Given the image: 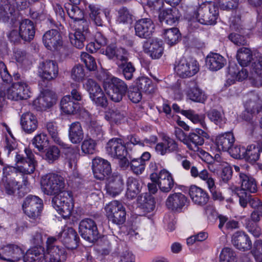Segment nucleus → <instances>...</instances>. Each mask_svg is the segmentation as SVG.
<instances>
[{
    "label": "nucleus",
    "mask_w": 262,
    "mask_h": 262,
    "mask_svg": "<svg viewBox=\"0 0 262 262\" xmlns=\"http://www.w3.org/2000/svg\"><path fill=\"white\" fill-rule=\"evenodd\" d=\"M55 237L56 241L59 239L67 249H74L78 246L79 237L76 231L72 228L64 229Z\"/></svg>",
    "instance_id": "nucleus-15"
},
{
    "label": "nucleus",
    "mask_w": 262,
    "mask_h": 262,
    "mask_svg": "<svg viewBox=\"0 0 262 262\" xmlns=\"http://www.w3.org/2000/svg\"><path fill=\"white\" fill-rule=\"evenodd\" d=\"M92 169L95 178L103 180L112 172L110 163L100 157H96L92 161Z\"/></svg>",
    "instance_id": "nucleus-16"
},
{
    "label": "nucleus",
    "mask_w": 262,
    "mask_h": 262,
    "mask_svg": "<svg viewBox=\"0 0 262 262\" xmlns=\"http://www.w3.org/2000/svg\"><path fill=\"white\" fill-rule=\"evenodd\" d=\"M181 113L194 123H200L203 125V123H204L205 116L204 115H198L194 111L191 110H182Z\"/></svg>",
    "instance_id": "nucleus-57"
},
{
    "label": "nucleus",
    "mask_w": 262,
    "mask_h": 262,
    "mask_svg": "<svg viewBox=\"0 0 262 262\" xmlns=\"http://www.w3.org/2000/svg\"><path fill=\"white\" fill-rule=\"evenodd\" d=\"M106 216L109 222L116 225H122L126 220L125 208L118 201H114L105 207Z\"/></svg>",
    "instance_id": "nucleus-6"
},
{
    "label": "nucleus",
    "mask_w": 262,
    "mask_h": 262,
    "mask_svg": "<svg viewBox=\"0 0 262 262\" xmlns=\"http://www.w3.org/2000/svg\"><path fill=\"white\" fill-rule=\"evenodd\" d=\"M123 176L118 173H114L108 178L105 186L106 193L112 196L119 195L123 190Z\"/></svg>",
    "instance_id": "nucleus-17"
},
{
    "label": "nucleus",
    "mask_w": 262,
    "mask_h": 262,
    "mask_svg": "<svg viewBox=\"0 0 262 262\" xmlns=\"http://www.w3.org/2000/svg\"><path fill=\"white\" fill-rule=\"evenodd\" d=\"M150 178L152 182H158L168 179H172L171 174L166 170L163 169L159 173L152 172L150 175Z\"/></svg>",
    "instance_id": "nucleus-63"
},
{
    "label": "nucleus",
    "mask_w": 262,
    "mask_h": 262,
    "mask_svg": "<svg viewBox=\"0 0 262 262\" xmlns=\"http://www.w3.org/2000/svg\"><path fill=\"white\" fill-rule=\"evenodd\" d=\"M0 97H7L8 99L14 101L23 100L21 96L19 95L17 91L14 89V84L13 82L11 86L6 85L4 83H2L0 86Z\"/></svg>",
    "instance_id": "nucleus-38"
},
{
    "label": "nucleus",
    "mask_w": 262,
    "mask_h": 262,
    "mask_svg": "<svg viewBox=\"0 0 262 262\" xmlns=\"http://www.w3.org/2000/svg\"><path fill=\"white\" fill-rule=\"evenodd\" d=\"M81 59L85 64L87 69L90 71H94L97 68L95 59L89 54L83 52L81 54Z\"/></svg>",
    "instance_id": "nucleus-61"
},
{
    "label": "nucleus",
    "mask_w": 262,
    "mask_h": 262,
    "mask_svg": "<svg viewBox=\"0 0 262 262\" xmlns=\"http://www.w3.org/2000/svg\"><path fill=\"white\" fill-rule=\"evenodd\" d=\"M14 12V9L11 6L9 0H1L0 16L4 21H8Z\"/></svg>",
    "instance_id": "nucleus-46"
},
{
    "label": "nucleus",
    "mask_w": 262,
    "mask_h": 262,
    "mask_svg": "<svg viewBox=\"0 0 262 262\" xmlns=\"http://www.w3.org/2000/svg\"><path fill=\"white\" fill-rule=\"evenodd\" d=\"M60 156L59 149L57 146L52 145L46 149L44 159L49 163L52 164L59 159Z\"/></svg>",
    "instance_id": "nucleus-53"
},
{
    "label": "nucleus",
    "mask_w": 262,
    "mask_h": 262,
    "mask_svg": "<svg viewBox=\"0 0 262 262\" xmlns=\"http://www.w3.org/2000/svg\"><path fill=\"white\" fill-rule=\"evenodd\" d=\"M155 149L157 152L164 155L167 153L178 151L179 148L177 143L173 139L165 137L162 142L156 145Z\"/></svg>",
    "instance_id": "nucleus-30"
},
{
    "label": "nucleus",
    "mask_w": 262,
    "mask_h": 262,
    "mask_svg": "<svg viewBox=\"0 0 262 262\" xmlns=\"http://www.w3.org/2000/svg\"><path fill=\"white\" fill-rule=\"evenodd\" d=\"M135 34L141 38H150L155 30V25L150 18L138 20L135 24Z\"/></svg>",
    "instance_id": "nucleus-14"
},
{
    "label": "nucleus",
    "mask_w": 262,
    "mask_h": 262,
    "mask_svg": "<svg viewBox=\"0 0 262 262\" xmlns=\"http://www.w3.org/2000/svg\"><path fill=\"white\" fill-rule=\"evenodd\" d=\"M174 70L180 77L183 78L190 77L198 72L199 63L195 60L188 61L185 58H182L176 62Z\"/></svg>",
    "instance_id": "nucleus-10"
},
{
    "label": "nucleus",
    "mask_w": 262,
    "mask_h": 262,
    "mask_svg": "<svg viewBox=\"0 0 262 262\" xmlns=\"http://www.w3.org/2000/svg\"><path fill=\"white\" fill-rule=\"evenodd\" d=\"M83 88L89 93L91 99L95 98L103 92L99 84L94 80L88 79L83 83Z\"/></svg>",
    "instance_id": "nucleus-40"
},
{
    "label": "nucleus",
    "mask_w": 262,
    "mask_h": 262,
    "mask_svg": "<svg viewBox=\"0 0 262 262\" xmlns=\"http://www.w3.org/2000/svg\"><path fill=\"white\" fill-rule=\"evenodd\" d=\"M232 243L237 249L243 251L250 250L252 242L244 232L237 231L232 237Z\"/></svg>",
    "instance_id": "nucleus-25"
},
{
    "label": "nucleus",
    "mask_w": 262,
    "mask_h": 262,
    "mask_svg": "<svg viewBox=\"0 0 262 262\" xmlns=\"http://www.w3.org/2000/svg\"><path fill=\"white\" fill-rule=\"evenodd\" d=\"M61 146L64 150V154L66 162L68 163V167L72 169L73 166H75L77 162V149L72 147L71 145L66 144L62 141L58 144Z\"/></svg>",
    "instance_id": "nucleus-32"
},
{
    "label": "nucleus",
    "mask_w": 262,
    "mask_h": 262,
    "mask_svg": "<svg viewBox=\"0 0 262 262\" xmlns=\"http://www.w3.org/2000/svg\"><path fill=\"white\" fill-rule=\"evenodd\" d=\"M239 0H219V6L223 10H235L238 6Z\"/></svg>",
    "instance_id": "nucleus-62"
},
{
    "label": "nucleus",
    "mask_w": 262,
    "mask_h": 262,
    "mask_svg": "<svg viewBox=\"0 0 262 262\" xmlns=\"http://www.w3.org/2000/svg\"><path fill=\"white\" fill-rule=\"evenodd\" d=\"M236 58L242 67H247L252 59V52L249 48H241L237 51Z\"/></svg>",
    "instance_id": "nucleus-42"
},
{
    "label": "nucleus",
    "mask_w": 262,
    "mask_h": 262,
    "mask_svg": "<svg viewBox=\"0 0 262 262\" xmlns=\"http://www.w3.org/2000/svg\"><path fill=\"white\" fill-rule=\"evenodd\" d=\"M56 238L49 237L46 242V250L42 247H34L29 249L22 257L24 262H61L67 258L63 248L55 245Z\"/></svg>",
    "instance_id": "nucleus-2"
},
{
    "label": "nucleus",
    "mask_w": 262,
    "mask_h": 262,
    "mask_svg": "<svg viewBox=\"0 0 262 262\" xmlns=\"http://www.w3.org/2000/svg\"><path fill=\"white\" fill-rule=\"evenodd\" d=\"M35 26L31 20L25 19L21 20L19 25V36L17 31L10 32L8 38L12 42H15L19 36L26 41H30L35 35Z\"/></svg>",
    "instance_id": "nucleus-7"
},
{
    "label": "nucleus",
    "mask_w": 262,
    "mask_h": 262,
    "mask_svg": "<svg viewBox=\"0 0 262 262\" xmlns=\"http://www.w3.org/2000/svg\"><path fill=\"white\" fill-rule=\"evenodd\" d=\"M21 128L25 133L30 134L38 127V122L36 116L31 112L23 113L20 118Z\"/></svg>",
    "instance_id": "nucleus-22"
},
{
    "label": "nucleus",
    "mask_w": 262,
    "mask_h": 262,
    "mask_svg": "<svg viewBox=\"0 0 262 262\" xmlns=\"http://www.w3.org/2000/svg\"><path fill=\"white\" fill-rule=\"evenodd\" d=\"M164 48L162 41L157 39H152L149 46L145 51L152 59L160 58L163 53Z\"/></svg>",
    "instance_id": "nucleus-37"
},
{
    "label": "nucleus",
    "mask_w": 262,
    "mask_h": 262,
    "mask_svg": "<svg viewBox=\"0 0 262 262\" xmlns=\"http://www.w3.org/2000/svg\"><path fill=\"white\" fill-rule=\"evenodd\" d=\"M65 8L69 16L75 21L83 20L84 12L77 6L68 3L65 5Z\"/></svg>",
    "instance_id": "nucleus-43"
},
{
    "label": "nucleus",
    "mask_w": 262,
    "mask_h": 262,
    "mask_svg": "<svg viewBox=\"0 0 262 262\" xmlns=\"http://www.w3.org/2000/svg\"><path fill=\"white\" fill-rule=\"evenodd\" d=\"M137 86L141 92L151 93L154 91L152 81L146 77H139L137 81Z\"/></svg>",
    "instance_id": "nucleus-49"
},
{
    "label": "nucleus",
    "mask_w": 262,
    "mask_h": 262,
    "mask_svg": "<svg viewBox=\"0 0 262 262\" xmlns=\"http://www.w3.org/2000/svg\"><path fill=\"white\" fill-rule=\"evenodd\" d=\"M90 133L91 138L98 141L102 140L103 137V132L102 126L96 122H92L90 127Z\"/></svg>",
    "instance_id": "nucleus-56"
},
{
    "label": "nucleus",
    "mask_w": 262,
    "mask_h": 262,
    "mask_svg": "<svg viewBox=\"0 0 262 262\" xmlns=\"http://www.w3.org/2000/svg\"><path fill=\"white\" fill-rule=\"evenodd\" d=\"M49 140L45 134H39L32 139V144L40 151H43L49 146Z\"/></svg>",
    "instance_id": "nucleus-52"
},
{
    "label": "nucleus",
    "mask_w": 262,
    "mask_h": 262,
    "mask_svg": "<svg viewBox=\"0 0 262 262\" xmlns=\"http://www.w3.org/2000/svg\"><path fill=\"white\" fill-rule=\"evenodd\" d=\"M79 232L86 241L94 243L100 237L97 226L95 222L89 218L84 219L79 224Z\"/></svg>",
    "instance_id": "nucleus-8"
},
{
    "label": "nucleus",
    "mask_w": 262,
    "mask_h": 262,
    "mask_svg": "<svg viewBox=\"0 0 262 262\" xmlns=\"http://www.w3.org/2000/svg\"><path fill=\"white\" fill-rule=\"evenodd\" d=\"M209 138V136L206 132L201 128H197L192 130L187 135L186 145L190 149L193 150L192 145H194V147L202 145L204 143V139H208Z\"/></svg>",
    "instance_id": "nucleus-21"
},
{
    "label": "nucleus",
    "mask_w": 262,
    "mask_h": 262,
    "mask_svg": "<svg viewBox=\"0 0 262 262\" xmlns=\"http://www.w3.org/2000/svg\"><path fill=\"white\" fill-rule=\"evenodd\" d=\"M205 61L207 67L212 71H216L221 69L226 63V59L216 53H209L206 57Z\"/></svg>",
    "instance_id": "nucleus-29"
},
{
    "label": "nucleus",
    "mask_w": 262,
    "mask_h": 262,
    "mask_svg": "<svg viewBox=\"0 0 262 262\" xmlns=\"http://www.w3.org/2000/svg\"><path fill=\"white\" fill-rule=\"evenodd\" d=\"M23 256L21 248L15 245H8L0 249V258L10 262H15Z\"/></svg>",
    "instance_id": "nucleus-20"
},
{
    "label": "nucleus",
    "mask_w": 262,
    "mask_h": 262,
    "mask_svg": "<svg viewBox=\"0 0 262 262\" xmlns=\"http://www.w3.org/2000/svg\"><path fill=\"white\" fill-rule=\"evenodd\" d=\"M126 197L129 200H133L141 192L142 183L140 180L133 177H128L126 180Z\"/></svg>",
    "instance_id": "nucleus-26"
},
{
    "label": "nucleus",
    "mask_w": 262,
    "mask_h": 262,
    "mask_svg": "<svg viewBox=\"0 0 262 262\" xmlns=\"http://www.w3.org/2000/svg\"><path fill=\"white\" fill-rule=\"evenodd\" d=\"M118 67L126 80H130L133 78L136 69L132 62L128 61L125 63H121Z\"/></svg>",
    "instance_id": "nucleus-54"
},
{
    "label": "nucleus",
    "mask_w": 262,
    "mask_h": 262,
    "mask_svg": "<svg viewBox=\"0 0 262 262\" xmlns=\"http://www.w3.org/2000/svg\"><path fill=\"white\" fill-rule=\"evenodd\" d=\"M90 10V16L95 24L98 26H102L103 25V18L104 13L95 5L90 4L89 5Z\"/></svg>",
    "instance_id": "nucleus-48"
},
{
    "label": "nucleus",
    "mask_w": 262,
    "mask_h": 262,
    "mask_svg": "<svg viewBox=\"0 0 262 262\" xmlns=\"http://www.w3.org/2000/svg\"><path fill=\"white\" fill-rule=\"evenodd\" d=\"M103 88L111 100L116 102L122 100L128 89L127 85L124 81L117 77H113L104 81Z\"/></svg>",
    "instance_id": "nucleus-4"
},
{
    "label": "nucleus",
    "mask_w": 262,
    "mask_h": 262,
    "mask_svg": "<svg viewBox=\"0 0 262 262\" xmlns=\"http://www.w3.org/2000/svg\"><path fill=\"white\" fill-rule=\"evenodd\" d=\"M60 105L62 111L67 114H76L80 108L79 104L74 102L69 95L61 99Z\"/></svg>",
    "instance_id": "nucleus-36"
},
{
    "label": "nucleus",
    "mask_w": 262,
    "mask_h": 262,
    "mask_svg": "<svg viewBox=\"0 0 262 262\" xmlns=\"http://www.w3.org/2000/svg\"><path fill=\"white\" fill-rule=\"evenodd\" d=\"M42 42L47 49L63 54L66 47L63 46L62 36L56 29L47 31L42 36Z\"/></svg>",
    "instance_id": "nucleus-5"
},
{
    "label": "nucleus",
    "mask_w": 262,
    "mask_h": 262,
    "mask_svg": "<svg viewBox=\"0 0 262 262\" xmlns=\"http://www.w3.org/2000/svg\"><path fill=\"white\" fill-rule=\"evenodd\" d=\"M84 33L85 31L81 32L80 29L77 30L74 34H70L71 43L76 48L82 49L85 45V36Z\"/></svg>",
    "instance_id": "nucleus-44"
},
{
    "label": "nucleus",
    "mask_w": 262,
    "mask_h": 262,
    "mask_svg": "<svg viewBox=\"0 0 262 262\" xmlns=\"http://www.w3.org/2000/svg\"><path fill=\"white\" fill-rule=\"evenodd\" d=\"M239 204L241 206L245 208L247 206L248 203L254 209L258 210L259 212L262 211V203L259 199L254 195L250 194H244L239 193Z\"/></svg>",
    "instance_id": "nucleus-34"
},
{
    "label": "nucleus",
    "mask_w": 262,
    "mask_h": 262,
    "mask_svg": "<svg viewBox=\"0 0 262 262\" xmlns=\"http://www.w3.org/2000/svg\"><path fill=\"white\" fill-rule=\"evenodd\" d=\"M68 137L73 144L80 143L84 138V133L79 122H74L69 126Z\"/></svg>",
    "instance_id": "nucleus-31"
},
{
    "label": "nucleus",
    "mask_w": 262,
    "mask_h": 262,
    "mask_svg": "<svg viewBox=\"0 0 262 262\" xmlns=\"http://www.w3.org/2000/svg\"><path fill=\"white\" fill-rule=\"evenodd\" d=\"M245 112L243 119L250 121L253 117L258 114L262 110V100L257 95L252 94L245 104Z\"/></svg>",
    "instance_id": "nucleus-13"
},
{
    "label": "nucleus",
    "mask_w": 262,
    "mask_h": 262,
    "mask_svg": "<svg viewBox=\"0 0 262 262\" xmlns=\"http://www.w3.org/2000/svg\"><path fill=\"white\" fill-rule=\"evenodd\" d=\"M221 261L236 262V255L234 250L229 247L224 248L220 255Z\"/></svg>",
    "instance_id": "nucleus-55"
},
{
    "label": "nucleus",
    "mask_w": 262,
    "mask_h": 262,
    "mask_svg": "<svg viewBox=\"0 0 262 262\" xmlns=\"http://www.w3.org/2000/svg\"><path fill=\"white\" fill-rule=\"evenodd\" d=\"M245 227L248 231L250 232L254 236L259 237L260 234V229L257 225V223L250 219H247L245 221Z\"/></svg>",
    "instance_id": "nucleus-64"
},
{
    "label": "nucleus",
    "mask_w": 262,
    "mask_h": 262,
    "mask_svg": "<svg viewBox=\"0 0 262 262\" xmlns=\"http://www.w3.org/2000/svg\"><path fill=\"white\" fill-rule=\"evenodd\" d=\"M56 101L55 94L49 91H45L42 96L38 98V103L40 107L44 110L52 106L56 103Z\"/></svg>",
    "instance_id": "nucleus-41"
},
{
    "label": "nucleus",
    "mask_w": 262,
    "mask_h": 262,
    "mask_svg": "<svg viewBox=\"0 0 262 262\" xmlns=\"http://www.w3.org/2000/svg\"><path fill=\"white\" fill-rule=\"evenodd\" d=\"M100 52L105 55L110 59L115 57L118 66L129 61L128 51L122 47L117 48L114 44L108 46L106 49H101Z\"/></svg>",
    "instance_id": "nucleus-11"
},
{
    "label": "nucleus",
    "mask_w": 262,
    "mask_h": 262,
    "mask_svg": "<svg viewBox=\"0 0 262 262\" xmlns=\"http://www.w3.org/2000/svg\"><path fill=\"white\" fill-rule=\"evenodd\" d=\"M239 180L241 183V188L237 189L236 193L239 198V193L250 194L255 193L257 190V185L255 179L249 174L244 173H239Z\"/></svg>",
    "instance_id": "nucleus-19"
},
{
    "label": "nucleus",
    "mask_w": 262,
    "mask_h": 262,
    "mask_svg": "<svg viewBox=\"0 0 262 262\" xmlns=\"http://www.w3.org/2000/svg\"><path fill=\"white\" fill-rule=\"evenodd\" d=\"M96 141L91 138H85L81 143L82 152L87 155L94 154L96 151Z\"/></svg>",
    "instance_id": "nucleus-51"
},
{
    "label": "nucleus",
    "mask_w": 262,
    "mask_h": 262,
    "mask_svg": "<svg viewBox=\"0 0 262 262\" xmlns=\"http://www.w3.org/2000/svg\"><path fill=\"white\" fill-rule=\"evenodd\" d=\"M187 203V198L182 193L170 194L166 201V205L169 209L179 211Z\"/></svg>",
    "instance_id": "nucleus-23"
},
{
    "label": "nucleus",
    "mask_w": 262,
    "mask_h": 262,
    "mask_svg": "<svg viewBox=\"0 0 262 262\" xmlns=\"http://www.w3.org/2000/svg\"><path fill=\"white\" fill-rule=\"evenodd\" d=\"M131 170L136 175H139L144 171L145 167V164L144 162H142L141 159L138 158H134L129 162Z\"/></svg>",
    "instance_id": "nucleus-58"
},
{
    "label": "nucleus",
    "mask_w": 262,
    "mask_h": 262,
    "mask_svg": "<svg viewBox=\"0 0 262 262\" xmlns=\"http://www.w3.org/2000/svg\"><path fill=\"white\" fill-rule=\"evenodd\" d=\"M207 116L211 121L219 125L221 124L224 119L223 112L216 109H212L209 111L207 113Z\"/></svg>",
    "instance_id": "nucleus-60"
},
{
    "label": "nucleus",
    "mask_w": 262,
    "mask_h": 262,
    "mask_svg": "<svg viewBox=\"0 0 262 262\" xmlns=\"http://www.w3.org/2000/svg\"><path fill=\"white\" fill-rule=\"evenodd\" d=\"M41 188L48 195H55L52 199L53 207L63 218L70 216L74 204L71 191H63L65 187L64 178L60 175L49 173L43 176L40 181Z\"/></svg>",
    "instance_id": "nucleus-1"
},
{
    "label": "nucleus",
    "mask_w": 262,
    "mask_h": 262,
    "mask_svg": "<svg viewBox=\"0 0 262 262\" xmlns=\"http://www.w3.org/2000/svg\"><path fill=\"white\" fill-rule=\"evenodd\" d=\"M164 35L165 42L170 46H173L178 42L181 34L177 28L173 27L165 29Z\"/></svg>",
    "instance_id": "nucleus-45"
},
{
    "label": "nucleus",
    "mask_w": 262,
    "mask_h": 262,
    "mask_svg": "<svg viewBox=\"0 0 262 262\" xmlns=\"http://www.w3.org/2000/svg\"><path fill=\"white\" fill-rule=\"evenodd\" d=\"M39 76L48 81L55 79L58 74V67L55 61L47 60L40 63L38 67Z\"/></svg>",
    "instance_id": "nucleus-12"
},
{
    "label": "nucleus",
    "mask_w": 262,
    "mask_h": 262,
    "mask_svg": "<svg viewBox=\"0 0 262 262\" xmlns=\"http://www.w3.org/2000/svg\"><path fill=\"white\" fill-rule=\"evenodd\" d=\"M189 194L192 202L199 206H203L206 205L209 199L207 192L195 185L190 186Z\"/></svg>",
    "instance_id": "nucleus-24"
},
{
    "label": "nucleus",
    "mask_w": 262,
    "mask_h": 262,
    "mask_svg": "<svg viewBox=\"0 0 262 262\" xmlns=\"http://www.w3.org/2000/svg\"><path fill=\"white\" fill-rule=\"evenodd\" d=\"M26 157L19 154H17L15 161L17 164H21L20 171L26 174H31L34 171L35 168V161L34 156L31 150L25 149Z\"/></svg>",
    "instance_id": "nucleus-18"
},
{
    "label": "nucleus",
    "mask_w": 262,
    "mask_h": 262,
    "mask_svg": "<svg viewBox=\"0 0 262 262\" xmlns=\"http://www.w3.org/2000/svg\"><path fill=\"white\" fill-rule=\"evenodd\" d=\"M244 151V159L251 163H253L257 161L259 158L260 154L262 150V144L258 143L251 144L249 145L246 149H243Z\"/></svg>",
    "instance_id": "nucleus-33"
},
{
    "label": "nucleus",
    "mask_w": 262,
    "mask_h": 262,
    "mask_svg": "<svg viewBox=\"0 0 262 262\" xmlns=\"http://www.w3.org/2000/svg\"><path fill=\"white\" fill-rule=\"evenodd\" d=\"M14 84V89L17 91L23 100L27 99L30 96V88L28 84L24 80L20 81H13Z\"/></svg>",
    "instance_id": "nucleus-50"
},
{
    "label": "nucleus",
    "mask_w": 262,
    "mask_h": 262,
    "mask_svg": "<svg viewBox=\"0 0 262 262\" xmlns=\"http://www.w3.org/2000/svg\"><path fill=\"white\" fill-rule=\"evenodd\" d=\"M234 141L233 133L229 132L218 135L215 139V144L219 150L227 151L233 146Z\"/></svg>",
    "instance_id": "nucleus-27"
},
{
    "label": "nucleus",
    "mask_w": 262,
    "mask_h": 262,
    "mask_svg": "<svg viewBox=\"0 0 262 262\" xmlns=\"http://www.w3.org/2000/svg\"><path fill=\"white\" fill-rule=\"evenodd\" d=\"M122 140L120 138H114L110 139L106 144L105 149L107 154L111 157L113 158L115 153L116 154V150L118 147Z\"/></svg>",
    "instance_id": "nucleus-59"
},
{
    "label": "nucleus",
    "mask_w": 262,
    "mask_h": 262,
    "mask_svg": "<svg viewBox=\"0 0 262 262\" xmlns=\"http://www.w3.org/2000/svg\"><path fill=\"white\" fill-rule=\"evenodd\" d=\"M138 207L143 212H150L155 209V200L148 193H142L137 198Z\"/></svg>",
    "instance_id": "nucleus-35"
},
{
    "label": "nucleus",
    "mask_w": 262,
    "mask_h": 262,
    "mask_svg": "<svg viewBox=\"0 0 262 262\" xmlns=\"http://www.w3.org/2000/svg\"><path fill=\"white\" fill-rule=\"evenodd\" d=\"M116 151V154L114 155L113 158H117L120 160L119 165L121 168H126L129 166V161L126 158L128 152L123 140L120 142Z\"/></svg>",
    "instance_id": "nucleus-39"
},
{
    "label": "nucleus",
    "mask_w": 262,
    "mask_h": 262,
    "mask_svg": "<svg viewBox=\"0 0 262 262\" xmlns=\"http://www.w3.org/2000/svg\"><path fill=\"white\" fill-rule=\"evenodd\" d=\"M25 213L30 218L37 219L43 208V203L38 196L33 195L27 196L22 205Z\"/></svg>",
    "instance_id": "nucleus-9"
},
{
    "label": "nucleus",
    "mask_w": 262,
    "mask_h": 262,
    "mask_svg": "<svg viewBox=\"0 0 262 262\" xmlns=\"http://www.w3.org/2000/svg\"><path fill=\"white\" fill-rule=\"evenodd\" d=\"M187 97L190 100L200 103H204L206 96L203 91L197 86L190 88L187 92Z\"/></svg>",
    "instance_id": "nucleus-47"
},
{
    "label": "nucleus",
    "mask_w": 262,
    "mask_h": 262,
    "mask_svg": "<svg viewBox=\"0 0 262 262\" xmlns=\"http://www.w3.org/2000/svg\"><path fill=\"white\" fill-rule=\"evenodd\" d=\"M218 16V7L214 3L206 2L196 8L191 19L194 22L197 21L203 25H211L216 23Z\"/></svg>",
    "instance_id": "nucleus-3"
},
{
    "label": "nucleus",
    "mask_w": 262,
    "mask_h": 262,
    "mask_svg": "<svg viewBox=\"0 0 262 262\" xmlns=\"http://www.w3.org/2000/svg\"><path fill=\"white\" fill-rule=\"evenodd\" d=\"M180 16L176 8L163 10L159 15V19L162 26L175 24Z\"/></svg>",
    "instance_id": "nucleus-28"
}]
</instances>
